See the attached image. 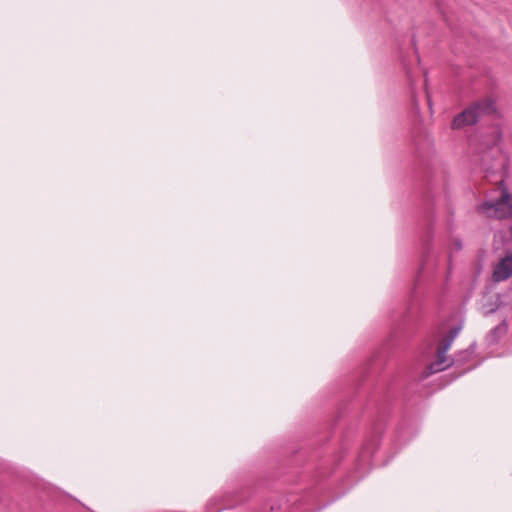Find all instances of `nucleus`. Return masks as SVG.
Here are the masks:
<instances>
[{"mask_svg": "<svg viewBox=\"0 0 512 512\" xmlns=\"http://www.w3.org/2000/svg\"><path fill=\"white\" fill-rule=\"evenodd\" d=\"M390 392L385 394H373L369 399L365 410L371 418V431L358 454L359 466H365L372 462L373 455L378 448L380 437L384 431V424L390 409Z\"/></svg>", "mask_w": 512, "mask_h": 512, "instance_id": "obj_1", "label": "nucleus"}, {"mask_svg": "<svg viewBox=\"0 0 512 512\" xmlns=\"http://www.w3.org/2000/svg\"><path fill=\"white\" fill-rule=\"evenodd\" d=\"M499 197L496 200L485 201L477 206L479 213L497 219L512 218V194L504 185V181L500 182ZM512 238V225L509 228Z\"/></svg>", "mask_w": 512, "mask_h": 512, "instance_id": "obj_2", "label": "nucleus"}, {"mask_svg": "<svg viewBox=\"0 0 512 512\" xmlns=\"http://www.w3.org/2000/svg\"><path fill=\"white\" fill-rule=\"evenodd\" d=\"M495 111L494 100L485 98L476 101L454 117L451 127L454 130H458L466 126L475 125L482 116L493 114Z\"/></svg>", "mask_w": 512, "mask_h": 512, "instance_id": "obj_3", "label": "nucleus"}, {"mask_svg": "<svg viewBox=\"0 0 512 512\" xmlns=\"http://www.w3.org/2000/svg\"><path fill=\"white\" fill-rule=\"evenodd\" d=\"M461 328V325L452 327L448 334L439 342L435 351L436 360L428 365V372L425 373V376L441 372L452 366V362L446 356V353L459 335Z\"/></svg>", "mask_w": 512, "mask_h": 512, "instance_id": "obj_4", "label": "nucleus"}, {"mask_svg": "<svg viewBox=\"0 0 512 512\" xmlns=\"http://www.w3.org/2000/svg\"><path fill=\"white\" fill-rule=\"evenodd\" d=\"M251 488L248 486L242 487L240 490H225L222 495H216L210 498L206 504V510L209 511L215 508L218 504L222 507L218 509L220 512L224 509H230L234 506L243 503L250 496Z\"/></svg>", "mask_w": 512, "mask_h": 512, "instance_id": "obj_5", "label": "nucleus"}, {"mask_svg": "<svg viewBox=\"0 0 512 512\" xmlns=\"http://www.w3.org/2000/svg\"><path fill=\"white\" fill-rule=\"evenodd\" d=\"M512 276V252L501 258L494 266L492 279L499 283L506 281Z\"/></svg>", "mask_w": 512, "mask_h": 512, "instance_id": "obj_6", "label": "nucleus"}, {"mask_svg": "<svg viewBox=\"0 0 512 512\" xmlns=\"http://www.w3.org/2000/svg\"><path fill=\"white\" fill-rule=\"evenodd\" d=\"M508 332V323L504 319L500 324L492 328L485 337L487 345L493 346Z\"/></svg>", "mask_w": 512, "mask_h": 512, "instance_id": "obj_7", "label": "nucleus"}, {"mask_svg": "<svg viewBox=\"0 0 512 512\" xmlns=\"http://www.w3.org/2000/svg\"><path fill=\"white\" fill-rule=\"evenodd\" d=\"M462 249H463L462 239L459 237L453 238L448 247V276L450 275V273L452 271L453 254L456 252H460Z\"/></svg>", "mask_w": 512, "mask_h": 512, "instance_id": "obj_8", "label": "nucleus"}, {"mask_svg": "<svg viewBox=\"0 0 512 512\" xmlns=\"http://www.w3.org/2000/svg\"><path fill=\"white\" fill-rule=\"evenodd\" d=\"M476 347H477L476 342H473L469 345V347L467 349L457 353L455 359H450V361L452 362V365L459 364V363H465L466 361H468L472 357V355L475 353Z\"/></svg>", "mask_w": 512, "mask_h": 512, "instance_id": "obj_9", "label": "nucleus"}, {"mask_svg": "<svg viewBox=\"0 0 512 512\" xmlns=\"http://www.w3.org/2000/svg\"><path fill=\"white\" fill-rule=\"evenodd\" d=\"M397 441H399V442L407 441V439L405 437V429L403 427H400L397 431Z\"/></svg>", "mask_w": 512, "mask_h": 512, "instance_id": "obj_10", "label": "nucleus"}, {"mask_svg": "<svg viewBox=\"0 0 512 512\" xmlns=\"http://www.w3.org/2000/svg\"><path fill=\"white\" fill-rule=\"evenodd\" d=\"M428 266H429V259L426 258L424 263L422 264L421 269H420V275L424 274L428 270Z\"/></svg>", "mask_w": 512, "mask_h": 512, "instance_id": "obj_11", "label": "nucleus"}, {"mask_svg": "<svg viewBox=\"0 0 512 512\" xmlns=\"http://www.w3.org/2000/svg\"><path fill=\"white\" fill-rule=\"evenodd\" d=\"M475 367H476V365H473V366H471V367H468V368L464 369V370L461 372V374L467 373V372H469V371L473 370Z\"/></svg>", "mask_w": 512, "mask_h": 512, "instance_id": "obj_12", "label": "nucleus"}, {"mask_svg": "<svg viewBox=\"0 0 512 512\" xmlns=\"http://www.w3.org/2000/svg\"><path fill=\"white\" fill-rule=\"evenodd\" d=\"M276 509H277V508H276L274 505H271V506H270V512H273V511H275Z\"/></svg>", "mask_w": 512, "mask_h": 512, "instance_id": "obj_13", "label": "nucleus"}]
</instances>
